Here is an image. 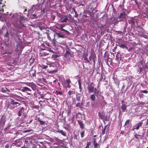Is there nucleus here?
Listing matches in <instances>:
<instances>
[{"label": "nucleus", "instance_id": "54", "mask_svg": "<svg viewBox=\"0 0 148 148\" xmlns=\"http://www.w3.org/2000/svg\"><path fill=\"white\" fill-rule=\"evenodd\" d=\"M8 36H9V33H8V32L7 31L4 36L5 37H8Z\"/></svg>", "mask_w": 148, "mask_h": 148}, {"label": "nucleus", "instance_id": "53", "mask_svg": "<svg viewBox=\"0 0 148 148\" xmlns=\"http://www.w3.org/2000/svg\"><path fill=\"white\" fill-rule=\"evenodd\" d=\"M61 31H63L65 32L66 33V34H67L68 33H69V32L67 31V30L64 29H63Z\"/></svg>", "mask_w": 148, "mask_h": 148}, {"label": "nucleus", "instance_id": "13", "mask_svg": "<svg viewBox=\"0 0 148 148\" xmlns=\"http://www.w3.org/2000/svg\"><path fill=\"white\" fill-rule=\"evenodd\" d=\"M60 55L59 53H57L56 54H53L51 57V58L54 60H56L57 58L59 57Z\"/></svg>", "mask_w": 148, "mask_h": 148}, {"label": "nucleus", "instance_id": "60", "mask_svg": "<svg viewBox=\"0 0 148 148\" xmlns=\"http://www.w3.org/2000/svg\"><path fill=\"white\" fill-rule=\"evenodd\" d=\"M67 87L68 88H70L71 87V86L70 85V84H67Z\"/></svg>", "mask_w": 148, "mask_h": 148}, {"label": "nucleus", "instance_id": "1", "mask_svg": "<svg viewBox=\"0 0 148 148\" xmlns=\"http://www.w3.org/2000/svg\"><path fill=\"white\" fill-rule=\"evenodd\" d=\"M46 45L48 46V47H47L46 46H45V45H44V47L45 48H42L41 49V50L40 53V56H47V58L50 57V54L48 53H47L46 52H43L42 51V50H46L47 51H48L49 52L51 53H55V52L53 51L51 48L49 47H51V46L50 45V44L48 42H46L45 43Z\"/></svg>", "mask_w": 148, "mask_h": 148}, {"label": "nucleus", "instance_id": "23", "mask_svg": "<svg viewBox=\"0 0 148 148\" xmlns=\"http://www.w3.org/2000/svg\"><path fill=\"white\" fill-rule=\"evenodd\" d=\"M122 105L121 106V108L123 112H124L126 109V106L125 104L124 103V102H122Z\"/></svg>", "mask_w": 148, "mask_h": 148}, {"label": "nucleus", "instance_id": "14", "mask_svg": "<svg viewBox=\"0 0 148 148\" xmlns=\"http://www.w3.org/2000/svg\"><path fill=\"white\" fill-rule=\"evenodd\" d=\"M88 54L87 53H85L83 55L82 57L84 58V60L88 62L90 64L91 63L90 61L88 60Z\"/></svg>", "mask_w": 148, "mask_h": 148}, {"label": "nucleus", "instance_id": "47", "mask_svg": "<svg viewBox=\"0 0 148 148\" xmlns=\"http://www.w3.org/2000/svg\"><path fill=\"white\" fill-rule=\"evenodd\" d=\"M142 0H139V2H138V0H136V2L137 4L139 3L140 4H141L142 3Z\"/></svg>", "mask_w": 148, "mask_h": 148}, {"label": "nucleus", "instance_id": "48", "mask_svg": "<svg viewBox=\"0 0 148 148\" xmlns=\"http://www.w3.org/2000/svg\"><path fill=\"white\" fill-rule=\"evenodd\" d=\"M66 81L67 84H70L71 82V81L69 79H66Z\"/></svg>", "mask_w": 148, "mask_h": 148}, {"label": "nucleus", "instance_id": "36", "mask_svg": "<svg viewBox=\"0 0 148 148\" xmlns=\"http://www.w3.org/2000/svg\"><path fill=\"white\" fill-rule=\"evenodd\" d=\"M95 96L94 94L92 95H90V99L93 101H94L95 100Z\"/></svg>", "mask_w": 148, "mask_h": 148}, {"label": "nucleus", "instance_id": "56", "mask_svg": "<svg viewBox=\"0 0 148 148\" xmlns=\"http://www.w3.org/2000/svg\"><path fill=\"white\" fill-rule=\"evenodd\" d=\"M40 29H41V30H46L47 29L46 28V27H40Z\"/></svg>", "mask_w": 148, "mask_h": 148}, {"label": "nucleus", "instance_id": "11", "mask_svg": "<svg viewBox=\"0 0 148 148\" xmlns=\"http://www.w3.org/2000/svg\"><path fill=\"white\" fill-rule=\"evenodd\" d=\"M13 146H16V147H20L21 146V141L19 140L15 141L12 144Z\"/></svg>", "mask_w": 148, "mask_h": 148}, {"label": "nucleus", "instance_id": "59", "mask_svg": "<svg viewBox=\"0 0 148 148\" xmlns=\"http://www.w3.org/2000/svg\"><path fill=\"white\" fill-rule=\"evenodd\" d=\"M76 106L77 107H79L80 106V103L78 102V103H77L76 104Z\"/></svg>", "mask_w": 148, "mask_h": 148}, {"label": "nucleus", "instance_id": "62", "mask_svg": "<svg viewBox=\"0 0 148 148\" xmlns=\"http://www.w3.org/2000/svg\"><path fill=\"white\" fill-rule=\"evenodd\" d=\"M60 27V28H58L57 27H56V28L57 29H58L59 30H60L61 31V30L63 29V27Z\"/></svg>", "mask_w": 148, "mask_h": 148}, {"label": "nucleus", "instance_id": "40", "mask_svg": "<svg viewBox=\"0 0 148 148\" xmlns=\"http://www.w3.org/2000/svg\"><path fill=\"white\" fill-rule=\"evenodd\" d=\"M130 119L127 120L125 122V124L124 126H125V125H129L130 124Z\"/></svg>", "mask_w": 148, "mask_h": 148}, {"label": "nucleus", "instance_id": "3", "mask_svg": "<svg viewBox=\"0 0 148 148\" xmlns=\"http://www.w3.org/2000/svg\"><path fill=\"white\" fill-rule=\"evenodd\" d=\"M58 16L60 18L59 21L60 23L66 22L69 20L67 16L62 15L60 13L58 14Z\"/></svg>", "mask_w": 148, "mask_h": 148}, {"label": "nucleus", "instance_id": "30", "mask_svg": "<svg viewBox=\"0 0 148 148\" xmlns=\"http://www.w3.org/2000/svg\"><path fill=\"white\" fill-rule=\"evenodd\" d=\"M27 90L30 91L31 90L27 87H24L22 89V91L23 92H25Z\"/></svg>", "mask_w": 148, "mask_h": 148}, {"label": "nucleus", "instance_id": "8", "mask_svg": "<svg viewBox=\"0 0 148 148\" xmlns=\"http://www.w3.org/2000/svg\"><path fill=\"white\" fill-rule=\"evenodd\" d=\"M129 23L131 24L132 25H134L135 26L136 24L138 25V22L137 20L134 18H132L130 20H128Z\"/></svg>", "mask_w": 148, "mask_h": 148}, {"label": "nucleus", "instance_id": "45", "mask_svg": "<svg viewBox=\"0 0 148 148\" xmlns=\"http://www.w3.org/2000/svg\"><path fill=\"white\" fill-rule=\"evenodd\" d=\"M41 125H43L45 124V122L42 120L39 121Z\"/></svg>", "mask_w": 148, "mask_h": 148}, {"label": "nucleus", "instance_id": "16", "mask_svg": "<svg viewBox=\"0 0 148 148\" xmlns=\"http://www.w3.org/2000/svg\"><path fill=\"white\" fill-rule=\"evenodd\" d=\"M143 123V122L140 121L136 125V128H134L132 130H134V129H136V130H138L139 129L140 127L142 126Z\"/></svg>", "mask_w": 148, "mask_h": 148}, {"label": "nucleus", "instance_id": "39", "mask_svg": "<svg viewBox=\"0 0 148 148\" xmlns=\"http://www.w3.org/2000/svg\"><path fill=\"white\" fill-rule=\"evenodd\" d=\"M68 94L69 95H71L73 94H75V92L74 91H72L71 90H69L68 92Z\"/></svg>", "mask_w": 148, "mask_h": 148}, {"label": "nucleus", "instance_id": "26", "mask_svg": "<svg viewBox=\"0 0 148 148\" xmlns=\"http://www.w3.org/2000/svg\"><path fill=\"white\" fill-rule=\"evenodd\" d=\"M143 66H138L137 69V71L139 73H140L142 71L143 69Z\"/></svg>", "mask_w": 148, "mask_h": 148}, {"label": "nucleus", "instance_id": "19", "mask_svg": "<svg viewBox=\"0 0 148 148\" xmlns=\"http://www.w3.org/2000/svg\"><path fill=\"white\" fill-rule=\"evenodd\" d=\"M93 144L95 148H98V146L99 145L96 142V139L94 138L93 140Z\"/></svg>", "mask_w": 148, "mask_h": 148}, {"label": "nucleus", "instance_id": "35", "mask_svg": "<svg viewBox=\"0 0 148 148\" xmlns=\"http://www.w3.org/2000/svg\"><path fill=\"white\" fill-rule=\"evenodd\" d=\"M7 90L8 92H10V90L8 89L7 88L5 87V88H2L1 89V91L4 92H5Z\"/></svg>", "mask_w": 148, "mask_h": 148}, {"label": "nucleus", "instance_id": "27", "mask_svg": "<svg viewBox=\"0 0 148 148\" xmlns=\"http://www.w3.org/2000/svg\"><path fill=\"white\" fill-rule=\"evenodd\" d=\"M77 122L79 125L80 127L82 129L84 127V125L82 122L80 121L79 120L77 121Z\"/></svg>", "mask_w": 148, "mask_h": 148}, {"label": "nucleus", "instance_id": "42", "mask_svg": "<svg viewBox=\"0 0 148 148\" xmlns=\"http://www.w3.org/2000/svg\"><path fill=\"white\" fill-rule=\"evenodd\" d=\"M16 47L17 48L16 49H17V50L18 51H20L21 49V47L19 45H17Z\"/></svg>", "mask_w": 148, "mask_h": 148}, {"label": "nucleus", "instance_id": "49", "mask_svg": "<svg viewBox=\"0 0 148 148\" xmlns=\"http://www.w3.org/2000/svg\"><path fill=\"white\" fill-rule=\"evenodd\" d=\"M141 92L142 93H147L148 92V91L147 90H141Z\"/></svg>", "mask_w": 148, "mask_h": 148}, {"label": "nucleus", "instance_id": "18", "mask_svg": "<svg viewBox=\"0 0 148 148\" xmlns=\"http://www.w3.org/2000/svg\"><path fill=\"white\" fill-rule=\"evenodd\" d=\"M56 34L59 38H65V34H63L62 33H56Z\"/></svg>", "mask_w": 148, "mask_h": 148}, {"label": "nucleus", "instance_id": "41", "mask_svg": "<svg viewBox=\"0 0 148 148\" xmlns=\"http://www.w3.org/2000/svg\"><path fill=\"white\" fill-rule=\"evenodd\" d=\"M31 18L33 19L37 18V16L35 14H32L31 16Z\"/></svg>", "mask_w": 148, "mask_h": 148}, {"label": "nucleus", "instance_id": "44", "mask_svg": "<svg viewBox=\"0 0 148 148\" xmlns=\"http://www.w3.org/2000/svg\"><path fill=\"white\" fill-rule=\"evenodd\" d=\"M91 143L90 142L88 141L87 143L86 147H89V146L91 145Z\"/></svg>", "mask_w": 148, "mask_h": 148}, {"label": "nucleus", "instance_id": "34", "mask_svg": "<svg viewBox=\"0 0 148 148\" xmlns=\"http://www.w3.org/2000/svg\"><path fill=\"white\" fill-rule=\"evenodd\" d=\"M56 41L54 38L53 39L52 41V43L54 46H56Z\"/></svg>", "mask_w": 148, "mask_h": 148}, {"label": "nucleus", "instance_id": "9", "mask_svg": "<svg viewBox=\"0 0 148 148\" xmlns=\"http://www.w3.org/2000/svg\"><path fill=\"white\" fill-rule=\"evenodd\" d=\"M90 12L87 10L84 11L83 15L82 16L83 18H86L88 17L90 15Z\"/></svg>", "mask_w": 148, "mask_h": 148}, {"label": "nucleus", "instance_id": "6", "mask_svg": "<svg viewBox=\"0 0 148 148\" xmlns=\"http://www.w3.org/2000/svg\"><path fill=\"white\" fill-rule=\"evenodd\" d=\"M71 50L67 46L66 49V52L64 55V58H68L69 57V56L71 57H73L72 55L71 54Z\"/></svg>", "mask_w": 148, "mask_h": 148}, {"label": "nucleus", "instance_id": "52", "mask_svg": "<svg viewBox=\"0 0 148 148\" xmlns=\"http://www.w3.org/2000/svg\"><path fill=\"white\" fill-rule=\"evenodd\" d=\"M34 61V58H33V59H32V58H31L30 60H29V62H30L31 63H33V62Z\"/></svg>", "mask_w": 148, "mask_h": 148}, {"label": "nucleus", "instance_id": "2", "mask_svg": "<svg viewBox=\"0 0 148 148\" xmlns=\"http://www.w3.org/2000/svg\"><path fill=\"white\" fill-rule=\"evenodd\" d=\"M46 64L48 65L49 68L47 69L48 72L50 73H56L58 72V69L56 63L51 62L47 61Z\"/></svg>", "mask_w": 148, "mask_h": 148}, {"label": "nucleus", "instance_id": "37", "mask_svg": "<svg viewBox=\"0 0 148 148\" xmlns=\"http://www.w3.org/2000/svg\"><path fill=\"white\" fill-rule=\"evenodd\" d=\"M143 135H144V134H143L142 135H141L138 134H137L136 133L134 135V136L135 137V138L136 139H137V140H138L139 139V137H138V136H143Z\"/></svg>", "mask_w": 148, "mask_h": 148}, {"label": "nucleus", "instance_id": "55", "mask_svg": "<svg viewBox=\"0 0 148 148\" xmlns=\"http://www.w3.org/2000/svg\"><path fill=\"white\" fill-rule=\"evenodd\" d=\"M105 130H105V128H103V129L102 130V134L103 135L105 134Z\"/></svg>", "mask_w": 148, "mask_h": 148}, {"label": "nucleus", "instance_id": "20", "mask_svg": "<svg viewBox=\"0 0 148 148\" xmlns=\"http://www.w3.org/2000/svg\"><path fill=\"white\" fill-rule=\"evenodd\" d=\"M56 132L59 133L61 134L64 136H66V133L65 131H64L62 130H58L56 131Z\"/></svg>", "mask_w": 148, "mask_h": 148}, {"label": "nucleus", "instance_id": "50", "mask_svg": "<svg viewBox=\"0 0 148 148\" xmlns=\"http://www.w3.org/2000/svg\"><path fill=\"white\" fill-rule=\"evenodd\" d=\"M122 120L121 121L120 120L118 123V125L119 126H120V128H121L122 126Z\"/></svg>", "mask_w": 148, "mask_h": 148}, {"label": "nucleus", "instance_id": "43", "mask_svg": "<svg viewBox=\"0 0 148 148\" xmlns=\"http://www.w3.org/2000/svg\"><path fill=\"white\" fill-rule=\"evenodd\" d=\"M90 56H91V58L92 59L96 58V56L95 53H93L91 54Z\"/></svg>", "mask_w": 148, "mask_h": 148}, {"label": "nucleus", "instance_id": "12", "mask_svg": "<svg viewBox=\"0 0 148 148\" xmlns=\"http://www.w3.org/2000/svg\"><path fill=\"white\" fill-rule=\"evenodd\" d=\"M126 16V14L125 12L121 13L120 15H119L117 18H118L125 19Z\"/></svg>", "mask_w": 148, "mask_h": 148}, {"label": "nucleus", "instance_id": "7", "mask_svg": "<svg viewBox=\"0 0 148 148\" xmlns=\"http://www.w3.org/2000/svg\"><path fill=\"white\" fill-rule=\"evenodd\" d=\"M19 18L21 19L20 21V23L21 25L19 26V28L20 29H22L23 27H25L24 24H23V21H25V17L21 15L19 16Z\"/></svg>", "mask_w": 148, "mask_h": 148}, {"label": "nucleus", "instance_id": "24", "mask_svg": "<svg viewBox=\"0 0 148 148\" xmlns=\"http://www.w3.org/2000/svg\"><path fill=\"white\" fill-rule=\"evenodd\" d=\"M121 56L120 52V51H119L117 52L116 56V60H118L119 59H120V60L121 59Z\"/></svg>", "mask_w": 148, "mask_h": 148}, {"label": "nucleus", "instance_id": "25", "mask_svg": "<svg viewBox=\"0 0 148 148\" xmlns=\"http://www.w3.org/2000/svg\"><path fill=\"white\" fill-rule=\"evenodd\" d=\"M82 95L81 94L78 93L76 94V100L77 101H80V99Z\"/></svg>", "mask_w": 148, "mask_h": 148}, {"label": "nucleus", "instance_id": "46", "mask_svg": "<svg viewBox=\"0 0 148 148\" xmlns=\"http://www.w3.org/2000/svg\"><path fill=\"white\" fill-rule=\"evenodd\" d=\"M85 131L84 130L82 131V132H81L80 133L81 134V138H83L84 136V133Z\"/></svg>", "mask_w": 148, "mask_h": 148}, {"label": "nucleus", "instance_id": "38", "mask_svg": "<svg viewBox=\"0 0 148 148\" xmlns=\"http://www.w3.org/2000/svg\"><path fill=\"white\" fill-rule=\"evenodd\" d=\"M56 93L57 95H63V93L62 92L60 91H58L56 90Z\"/></svg>", "mask_w": 148, "mask_h": 148}, {"label": "nucleus", "instance_id": "10", "mask_svg": "<svg viewBox=\"0 0 148 148\" xmlns=\"http://www.w3.org/2000/svg\"><path fill=\"white\" fill-rule=\"evenodd\" d=\"M98 115L99 118L101 119H104L105 117V113L103 111L99 112H98Z\"/></svg>", "mask_w": 148, "mask_h": 148}, {"label": "nucleus", "instance_id": "21", "mask_svg": "<svg viewBox=\"0 0 148 148\" xmlns=\"http://www.w3.org/2000/svg\"><path fill=\"white\" fill-rule=\"evenodd\" d=\"M94 5V4L93 3H91L90 5L88 6V8L89 9H90L89 11H93L94 10V9H95L96 8H94L93 7V5Z\"/></svg>", "mask_w": 148, "mask_h": 148}, {"label": "nucleus", "instance_id": "32", "mask_svg": "<svg viewBox=\"0 0 148 148\" xmlns=\"http://www.w3.org/2000/svg\"><path fill=\"white\" fill-rule=\"evenodd\" d=\"M16 97V99L17 101H21V102H25L24 101L21 100L22 99H24L23 97H21L19 96H17Z\"/></svg>", "mask_w": 148, "mask_h": 148}, {"label": "nucleus", "instance_id": "22", "mask_svg": "<svg viewBox=\"0 0 148 148\" xmlns=\"http://www.w3.org/2000/svg\"><path fill=\"white\" fill-rule=\"evenodd\" d=\"M94 94L97 97H98L99 95V90H97L96 88H95L94 91Z\"/></svg>", "mask_w": 148, "mask_h": 148}, {"label": "nucleus", "instance_id": "5", "mask_svg": "<svg viewBox=\"0 0 148 148\" xmlns=\"http://www.w3.org/2000/svg\"><path fill=\"white\" fill-rule=\"evenodd\" d=\"M95 85L93 82H91L90 84L87 87L88 92L90 93H92L95 90V88L94 86Z\"/></svg>", "mask_w": 148, "mask_h": 148}, {"label": "nucleus", "instance_id": "17", "mask_svg": "<svg viewBox=\"0 0 148 148\" xmlns=\"http://www.w3.org/2000/svg\"><path fill=\"white\" fill-rule=\"evenodd\" d=\"M119 21L117 18L115 17H114L113 19L112 20L111 22L112 24H114L115 25L116 24L118 23Z\"/></svg>", "mask_w": 148, "mask_h": 148}, {"label": "nucleus", "instance_id": "64", "mask_svg": "<svg viewBox=\"0 0 148 148\" xmlns=\"http://www.w3.org/2000/svg\"><path fill=\"white\" fill-rule=\"evenodd\" d=\"M146 125H148V118L147 119L146 122Z\"/></svg>", "mask_w": 148, "mask_h": 148}, {"label": "nucleus", "instance_id": "58", "mask_svg": "<svg viewBox=\"0 0 148 148\" xmlns=\"http://www.w3.org/2000/svg\"><path fill=\"white\" fill-rule=\"evenodd\" d=\"M46 33H47V37L48 39H49V40H50L51 39V38L50 37V36H49V34L47 33V32H46Z\"/></svg>", "mask_w": 148, "mask_h": 148}, {"label": "nucleus", "instance_id": "29", "mask_svg": "<svg viewBox=\"0 0 148 148\" xmlns=\"http://www.w3.org/2000/svg\"><path fill=\"white\" fill-rule=\"evenodd\" d=\"M117 43L119 44V45L123 49L126 48L127 49V47L124 44H122L120 45V43L119 42H117Z\"/></svg>", "mask_w": 148, "mask_h": 148}, {"label": "nucleus", "instance_id": "51", "mask_svg": "<svg viewBox=\"0 0 148 148\" xmlns=\"http://www.w3.org/2000/svg\"><path fill=\"white\" fill-rule=\"evenodd\" d=\"M20 130L17 131L16 132L14 133L15 135H19L20 134Z\"/></svg>", "mask_w": 148, "mask_h": 148}, {"label": "nucleus", "instance_id": "28", "mask_svg": "<svg viewBox=\"0 0 148 148\" xmlns=\"http://www.w3.org/2000/svg\"><path fill=\"white\" fill-rule=\"evenodd\" d=\"M39 65L43 69H46L48 67V66L47 64V65H45V64H39Z\"/></svg>", "mask_w": 148, "mask_h": 148}, {"label": "nucleus", "instance_id": "63", "mask_svg": "<svg viewBox=\"0 0 148 148\" xmlns=\"http://www.w3.org/2000/svg\"><path fill=\"white\" fill-rule=\"evenodd\" d=\"M5 148H9V145L8 144H6L5 146Z\"/></svg>", "mask_w": 148, "mask_h": 148}, {"label": "nucleus", "instance_id": "31", "mask_svg": "<svg viewBox=\"0 0 148 148\" xmlns=\"http://www.w3.org/2000/svg\"><path fill=\"white\" fill-rule=\"evenodd\" d=\"M5 121L4 119H3L2 117H1L0 120V124L3 125V126L4 125Z\"/></svg>", "mask_w": 148, "mask_h": 148}, {"label": "nucleus", "instance_id": "61", "mask_svg": "<svg viewBox=\"0 0 148 148\" xmlns=\"http://www.w3.org/2000/svg\"><path fill=\"white\" fill-rule=\"evenodd\" d=\"M58 79H56V80H55L53 81V83H54L55 82H58Z\"/></svg>", "mask_w": 148, "mask_h": 148}, {"label": "nucleus", "instance_id": "57", "mask_svg": "<svg viewBox=\"0 0 148 148\" xmlns=\"http://www.w3.org/2000/svg\"><path fill=\"white\" fill-rule=\"evenodd\" d=\"M117 48V47L116 46L114 48L112 49V51L113 52H115V50H116Z\"/></svg>", "mask_w": 148, "mask_h": 148}, {"label": "nucleus", "instance_id": "33", "mask_svg": "<svg viewBox=\"0 0 148 148\" xmlns=\"http://www.w3.org/2000/svg\"><path fill=\"white\" fill-rule=\"evenodd\" d=\"M78 84L79 85V88L80 90V92H81L82 90V86H81V81L80 79H79L78 81Z\"/></svg>", "mask_w": 148, "mask_h": 148}, {"label": "nucleus", "instance_id": "4", "mask_svg": "<svg viewBox=\"0 0 148 148\" xmlns=\"http://www.w3.org/2000/svg\"><path fill=\"white\" fill-rule=\"evenodd\" d=\"M17 104H18V102H6L5 106L7 108L13 109L16 107Z\"/></svg>", "mask_w": 148, "mask_h": 148}, {"label": "nucleus", "instance_id": "15", "mask_svg": "<svg viewBox=\"0 0 148 148\" xmlns=\"http://www.w3.org/2000/svg\"><path fill=\"white\" fill-rule=\"evenodd\" d=\"M24 108L23 107H22L18 112V116H21L22 115V114H24Z\"/></svg>", "mask_w": 148, "mask_h": 148}]
</instances>
